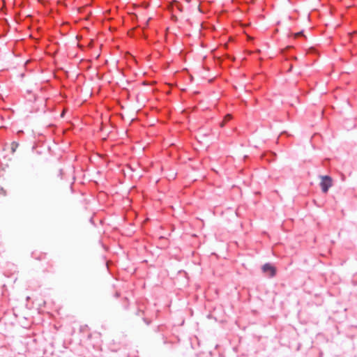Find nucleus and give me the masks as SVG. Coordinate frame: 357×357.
I'll list each match as a JSON object with an SVG mask.
<instances>
[{
	"label": "nucleus",
	"instance_id": "1",
	"mask_svg": "<svg viewBox=\"0 0 357 357\" xmlns=\"http://www.w3.org/2000/svg\"><path fill=\"white\" fill-rule=\"evenodd\" d=\"M321 190L324 192L326 193L330 187L332 186V179L328 176H321Z\"/></svg>",
	"mask_w": 357,
	"mask_h": 357
},
{
	"label": "nucleus",
	"instance_id": "2",
	"mask_svg": "<svg viewBox=\"0 0 357 357\" xmlns=\"http://www.w3.org/2000/svg\"><path fill=\"white\" fill-rule=\"evenodd\" d=\"M262 269L264 272L268 274L270 277H273L275 275V268L271 264H266L264 265Z\"/></svg>",
	"mask_w": 357,
	"mask_h": 357
},
{
	"label": "nucleus",
	"instance_id": "3",
	"mask_svg": "<svg viewBox=\"0 0 357 357\" xmlns=\"http://www.w3.org/2000/svg\"><path fill=\"white\" fill-rule=\"evenodd\" d=\"M18 145H19L18 143H17L15 142H12V144H11L12 152H15V150L18 147Z\"/></svg>",
	"mask_w": 357,
	"mask_h": 357
},
{
	"label": "nucleus",
	"instance_id": "4",
	"mask_svg": "<svg viewBox=\"0 0 357 357\" xmlns=\"http://www.w3.org/2000/svg\"><path fill=\"white\" fill-rule=\"evenodd\" d=\"M231 119V116L230 114H227L225 116L223 123H226Z\"/></svg>",
	"mask_w": 357,
	"mask_h": 357
}]
</instances>
